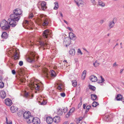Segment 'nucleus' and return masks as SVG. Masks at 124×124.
Returning <instances> with one entry per match:
<instances>
[{
  "mask_svg": "<svg viewBox=\"0 0 124 124\" xmlns=\"http://www.w3.org/2000/svg\"><path fill=\"white\" fill-rule=\"evenodd\" d=\"M22 11L19 8H16L13 11V13L11 14L10 18L8 19L9 24L11 26L14 27L16 25V22H18L20 18Z\"/></svg>",
  "mask_w": 124,
  "mask_h": 124,
  "instance_id": "1",
  "label": "nucleus"
},
{
  "mask_svg": "<svg viewBox=\"0 0 124 124\" xmlns=\"http://www.w3.org/2000/svg\"><path fill=\"white\" fill-rule=\"evenodd\" d=\"M52 34V31L50 30L47 29L45 30L43 32V36L45 38L44 40H40L39 42V44L41 47H45L47 48H49V44L47 41L48 36Z\"/></svg>",
  "mask_w": 124,
  "mask_h": 124,
  "instance_id": "2",
  "label": "nucleus"
},
{
  "mask_svg": "<svg viewBox=\"0 0 124 124\" xmlns=\"http://www.w3.org/2000/svg\"><path fill=\"white\" fill-rule=\"evenodd\" d=\"M69 37L70 38L68 37H67L64 39L63 43L66 47L70 44L71 39L74 40L77 38L75 35L71 32L69 33Z\"/></svg>",
  "mask_w": 124,
  "mask_h": 124,
  "instance_id": "3",
  "label": "nucleus"
},
{
  "mask_svg": "<svg viewBox=\"0 0 124 124\" xmlns=\"http://www.w3.org/2000/svg\"><path fill=\"white\" fill-rule=\"evenodd\" d=\"M8 21H7L5 20H3L0 23V26L2 29L4 30H8L10 28V26Z\"/></svg>",
  "mask_w": 124,
  "mask_h": 124,
  "instance_id": "4",
  "label": "nucleus"
},
{
  "mask_svg": "<svg viewBox=\"0 0 124 124\" xmlns=\"http://www.w3.org/2000/svg\"><path fill=\"white\" fill-rule=\"evenodd\" d=\"M36 53L35 52H30V55L27 58V62L31 63L34 62L37 60L35 59V58L38 59V58L36 56Z\"/></svg>",
  "mask_w": 124,
  "mask_h": 124,
  "instance_id": "5",
  "label": "nucleus"
},
{
  "mask_svg": "<svg viewBox=\"0 0 124 124\" xmlns=\"http://www.w3.org/2000/svg\"><path fill=\"white\" fill-rule=\"evenodd\" d=\"M40 17L41 18L39 20V23L42 24L44 26L48 25L49 23L48 19L42 15H40Z\"/></svg>",
  "mask_w": 124,
  "mask_h": 124,
  "instance_id": "6",
  "label": "nucleus"
},
{
  "mask_svg": "<svg viewBox=\"0 0 124 124\" xmlns=\"http://www.w3.org/2000/svg\"><path fill=\"white\" fill-rule=\"evenodd\" d=\"M14 55L13 56L14 59L15 60H18L19 58V52L18 51L15 50L14 52Z\"/></svg>",
  "mask_w": 124,
  "mask_h": 124,
  "instance_id": "7",
  "label": "nucleus"
},
{
  "mask_svg": "<svg viewBox=\"0 0 124 124\" xmlns=\"http://www.w3.org/2000/svg\"><path fill=\"white\" fill-rule=\"evenodd\" d=\"M4 101L5 104L8 106H11L12 104V101L9 98L6 99Z\"/></svg>",
  "mask_w": 124,
  "mask_h": 124,
  "instance_id": "8",
  "label": "nucleus"
},
{
  "mask_svg": "<svg viewBox=\"0 0 124 124\" xmlns=\"http://www.w3.org/2000/svg\"><path fill=\"white\" fill-rule=\"evenodd\" d=\"M32 122L33 124H39L40 123V120L37 117H33L32 119Z\"/></svg>",
  "mask_w": 124,
  "mask_h": 124,
  "instance_id": "9",
  "label": "nucleus"
},
{
  "mask_svg": "<svg viewBox=\"0 0 124 124\" xmlns=\"http://www.w3.org/2000/svg\"><path fill=\"white\" fill-rule=\"evenodd\" d=\"M31 85L32 87L35 88L36 90H39V89L40 87L37 84H35L34 83H32L31 84Z\"/></svg>",
  "mask_w": 124,
  "mask_h": 124,
  "instance_id": "10",
  "label": "nucleus"
},
{
  "mask_svg": "<svg viewBox=\"0 0 124 124\" xmlns=\"http://www.w3.org/2000/svg\"><path fill=\"white\" fill-rule=\"evenodd\" d=\"M39 3L41 4V8L42 10L44 11L46 9L47 7L46 6V3L45 2L43 1L41 3Z\"/></svg>",
  "mask_w": 124,
  "mask_h": 124,
  "instance_id": "11",
  "label": "nucleus"
},
{
  "mask_svg": "<svg viewBox=\"0 0 124 124\" xmlns=\"http://www.w3.org/2000/svg\"><path fill=\"white\" fill-rule=\"evenodd\" d=\"M30 113L29 112H26V111L24 113L23 115L24 118L26 119L28 118L30 116H31L30 115Z\"/></svg>",
  "mask_w": 124,
  "mask_h": 124,
  "instance_id": "12",
  "label": "nucleus"
},
{
  "mask_svg": "<svg viewBox=\"0 0 124 124\" xmlns=\"http://www.w3.org/2000/svg\"><path fill=\"white\" fill-rule=\"evenodd\" d=\"M53 121L55 123H58L60 122V117L58 116H55L53 119Z\"/></svg>",
  "mask_w": 124,
  "mask_h": 124,
  "instance_id": "13",
  "label": "nucleus"
},
{
  "mask_svg": "<svg viewBox=\"0 0 124 124\" xmlns=\"http://www.w3.org/2000/svg\"><path fill=\"white\" fill-rule=\"evenodd\" d=\"M89 78L90 80L93 82H96L97 80V77L93 75L89 77Z\"/></svg>",
  "mask_w": 124,
  "mask_h": 124,
  "instance_id": "14",
  "label": "nucleus"
},
{
  "mask_svg": "<svg viewBox=\"0 0 124 124\" xmlns=\"http://www.w3.org/2000/svg\"><path fill=\"white\" fill-rule=\"evenodd\" d=\"M46 121L48 124H51L53 121L52 118L50 116L47 117L46 118Z\"/></svg>",
  "mask_w": 124,
  "mask_h": 124,
  "instance_id": "15",
  "label": "nucleus"
},
{
  "mask_svg": "<svg viewBox=\"0 0 124 124\" xmlns=\"http://www.w3.org/2000/svg\"><path fill=\"white\" fill-rule=\"evenodd\" d=\"M24 97L27 98H31L33 97V96L31 94H29L28 93L25 92L24 94Z\"/></svg>",
  "mask_w": 124,
  "mask_h": 124,
  "instance_id": "16",
  "label": "nucleus"
},
{
  "mask_svg": "<svg viewBox=\"0 0 124 124\" xmlns=\"http://www.w3.org/2000/svg\"><path fill=\"white\" fill-rule=\"evenodd\" d=\"M0 95L2 98L4 99L6 97V94L4 91L2 90L0 92Z\"/></svg>",
  "mask_w": 124,
  "mask_h": 124,
  "instance_id": "17",
  "label": "nucleus"
},
{
  "mask_svg": "<svg viewBox=\"0 0 124 124\" xmlns=\"http://www.w3.org/2000/svg\"><path fill=\"white\" fill-rule=\"evenodd\" d=\"M18 108L16 107L12 106L10 108V110L11 112L12 113H15L17 111Z\"/></svg>",
  "mask_w": 124,
  "mask_h": 124,
  "instance_id": "18",
  "label": "nucleus"
},
{
  "mask_svg": "<svg viewBox=\"0 0 124 124\" xmlns=\"http://www.w3.org/2000/svg\"><path fill=\"white\" fill-rule=\"evenodd\" d=\"M33 117L32 116H30L27 119L26 121L28 123H30L31 122H32V119H33Z\"/></svg>",
  "mask_w": 124,
  "mask_h": 124,
  "instance_id": "19",
  "label": "nucleus"
},
{
  "mask_svg": "<svg viewBox=\"0 0 124 124\" xmlns=\"http://www.w3.org/2000/svg\"><path fill=\"white\" fill-rule=\"evenodd\" d=\"M75 1L77 5L78 6L80 5H82L84 3V2L82 0H77V1L75 0Z\"/></svg>",
  "mask_w": 124,
  "mask_h": 124,
  "instance_id": "20",
  "label": "nucleus"
},
{
  "mask_svg": "<svg viewBox=\"0 0 124 124\" xmlns=\"http://www.w3.org/2000/svg\"><path fill=\"white\" fill-rule=\"evenodd\" d=\"M1 37L3 39H6L8 38V35L6 32H3L1 35Z\"/></svg>",
  "mask_w": 124,
  "mask_h": 124,
  "instance_id": "21",
  "label": "nucleus"
},
{
  "mask_svg": "<svg viewBox=\"0 0 124 124\" xmlns=\"http://www.w3.org/2000/svg\"><path fill=\"white\" fill-rule=\"evenodd\" d=\"M114 24L115 23H114L113 21H110L109 22L108 25V27L109 28V29H110L111 28L113 27Z\"/></svg>",
  "mask_w": 124,
  "mask_h": 124,
  "instance_id": "22",
  "label": "nucleus"
},
{
  "mask_svg": "<svg viewBox=\"0 0 124 124\" xmlns=\"http://www.w3.org/2000/svg\"><path fill=\"white\" fill-rule=\"evenodd\" d=\"M75 50L74 49H71L69 51L70 54L72 55H74L75 54Z\"/></svg>",
  "mask_w": 124,
  "mask_h": 124,
  "instance_id": "23",
  "label": "nucleus"
},
{
  "mask_svg": "<svg viewBox=\"0 0 124 124\" xmlns=\"http://www.w3.org/2000/svg\"><path fill=\"white\" fill-rule=\"evenodd\" d=\"M30 23L28 21L25 20L23 21V25L24 27L25 25L26 26L28 25H29L30 24Z\"/></svg>",
  "mask_w": 124,
  "mask_h": 124,
  "instance_id": "24",
  "label": "nucleus"
},
{
  "mask_svg": "<svg viewBox=\"0 0 124 124\" xmlns=\"http://www.w3.org/2000/svg\"><path fill=\"white\" fill-rule=\"evenodd\" d=\"M123 99L122 96L120 94H118L116 97V100L117 101H120L122 100Z\"/></svg>",
  "mask_w": 124,
  "mask_h": 124,
  "instance_id": "25",
  "label": "nucleus"
},
{
  "mask_svg": "<svg viewBox=\"0 0 124 124\" xmlns=\"http://www.w3.org/2000/svg\"><path fill=\"white\" fill-rule=\"evenodd\" d=\"M50 73L51 77H55L56 76L55 72L53 70H51Z\"/></svg>",
  "mask_w": 124,
  "mask_h": 124,
  "instance_id": "26",
  "label": "nucleus"
},
{
  "mask_svg": "<svg viewBox=\"0 0 124 124\" xmlns=\"http://www.w3.org/2000/svg\"><path fill=\"white\" fill-rule=\"evenodd\" d=\"M57 110H58L57 112V114L58 115L60 116L62 115V114L63 112L62 109L59 108Z\"/></svg>",
  "mask_w": 124,
  "mask_h": 124,
  "instance_id": "27",
  "label": "nucleus"
},
{
  "mask_svg": "<svg viewBox=\"0 0 124 124\" xmlns=\"http://www.w3.org/2000/svg\"><path fill=\"white\" fill-rule=\"evenodd\" d=\"M86 71L84 70L83 72L82 75V78L83 79H84L85 77Z\"/></svg>",
  "mask_w": 124,
  "mask_h": 124,
  "instance_id": "28",
  "label": "nucleus"
},
{
  "mask_svg": "<svg viewBox=\"0 0 124 124\" xmlns=\"http://www.w3.org/2000/svg\"><path fill=\"white\" fill-rule=\"evenodd\" d=\"M72 84L73 86L76 87L77 85V82L76 80H73L72 81Z\"/></svg>",
  "mask_w": 124,
  "mask_h": 124,
  "instance_id": "29",
  "label": "nucleus"
},
{
  "mask_svg": "<svg viewBox=\"0 0 124 124\" xmlns=\"http://www.w3.org/2000/svg\"><path fill=\"white\" fill-rule=\"evenodd\" d=\"M91 96L92 99L93 100H96L97 98V95L95 94H91Z\"/></svg>",
  "mask_w": 124,
  "mask_h": 124,
  "instance_id": "30",
  "label": "nucleus"
},
{
  "mask_svg": "<svg viewBox=\"0 0 124 124\" xmlns=\"http://www.w3.org/2000/svg\"><path fill=\"white\" fill-rule=\"evenodd\" d=\"M98 4L100 5L102 7H104L105 6V4L104 3L101 1L99 0L98 1Z\"/></svg>",
  "mask_w": 124,
  "mask_h": 124,
  "instance_id": "31",
  "label": "nucleus"
},
{
  "mask_svg": "<svg viewBox=\"0 0 124 124\" xmlns=\"http://www.w3.org/2000/svg\"><path fill=\"white\" fill-rule=\"evenodd\" d=\"M54 9L55 10L59 8V6L58 3L57 2H55L54 3Z\"/></svg>",
  "mask_w": 124,
  "mask_h": 124,
  "instance_id": "32",
  "label": "nucleus"
},
{
  "mask_svg": "<svg viewBox=\"0 0 124 124\" xmlns=\"http://www.w3.org/2000/svg\"><path fill=\"white\" fill-rule=\"evenodd\" d=\"M89 87L90 89L93 91H94L96 89V88L94 86L91 85H89Z\"/></svg>",
  "mask_w": 124,
  "mask_h": 124,
  "instance_id": "33",
  "label": "nucleus"
},
{
  "mask_svg": "<svg viewBox=\"0 0 124 124\" xmlns=\"http://www.w3.org/2000/svg\"><path fill=\"white\" fill-rule=\"evenodd\" d=\"M98 105H99V104L96 101H94L92 104V106L93 107H96Z\"/></svg>",
  "mask_w": 124,
  "mask_h": 124,
  "instance_id": "34",
  "label": "nucleus"
},
{
  "mask_svg": "<svg viewBox=\"0 0 124 124\" xmlns=\"http://www.w3.org/2000/svg\"><path fill=\"white\" fill-rule=\"evenodd\" d=\"M99 64L100 63H98L97 61H96L95 62L93 63V65L95 67L98 66Z\"/></svg>",
  "mask_w": 124,
  "mask_h": 124,
  "instance_id": "35",
  "label": "nucleus"
},
{
  "mask_svg": "<svg viewBox=\"0 0 124 124\" xmlns=\"http://www.w3.org/2000/svg\"><path fill=\"white\" fill-rule=\"evenodd\" d=\"M4 86V83L2 82H0V88H3Z\"/></svg>",
  "mask_w": 124,
  "mask_h": 124,
  "instance_id": "36",
  "label": "nucleus"
},
{
  "mask_svg": "<svg viewBox=\"0 0 124 124\" xmlns=\"http://www.w3.org/2000/svg\"><path fill=\"white\" fill-rule=\"evenodd\" d=\"M75 108H71L69 111V112H70V113L72 114L75 111Z\"/></svg>",
  "mask_w": 124,
  "mask_h": 124,
  "instance_id": "37",
  "label": "nucleus"
},
{
  "mask_svg": "<svg viewBox=\"0 0 124 124\" xmlns=\"http://www.w3.org/2000/svg\"><path fill=\"white\" fill-rule=\"evenodd\" d=\"M71 114L70 113V112H69V111L68 112L66 115V117L67 118L69 117L70 115Z\"/></svg>",
  "mask_w": 124,
  "mask_h": 124,
  "instance_id": "38",
  "label": "nucleus"
},
{
  "mask_svg": "<svg viewBox=\"0 0 124 124\" xmlns=\"http://www.w3.org/2000/svg\"><path fill=\"white\" fill-rule=\"evenodd\" d=\"M109 117L108 116H105L104 118V119L107 121H108L109 120Z\"/></svg>",
  "mask_w": 124,
  "mask_h": 124,
  "instance_id": "39",
  "label": "nucleus"
},
{
  "mask_svg": "<svg viewBox=\"0 0 124 124\" xmlns=\"http://www.w3.org/2000/svg\"><path fill=\"white\" fill-rule=\"evenodd\" d=\"M33 15L32 13H30L29 16V18L30 19H31L33 17Z\"/></svg>",
  "mask_w": 124,
  "mask_h": 124,
  "instance_id": "40",
  "label": "nucleus"
},
{
  "mask_svg": "<svg viewBox=\"0 0 124 124\" xmlns=\"http://www.w3.org/2000/svg\"><path fill=\"white\" fill-rule=\"evenodd\" d=\"M92 3L94 5L96 4V2L95 0H90Z\"/></svg>",
  "mask_w": 124,
  "mask_h": 124,
  "instance_id": "41",
  "label": "nucleus"
},
{
  "mask_svg": "<svg viewBox=\"0 0 124 124\" xmlns=\"http://www.w3.org/2000/svg\"><path fill=\"white\" fill-rule=\"evenodd\" d=\"M46 104V102L45 101L43 100V101L41 102V105H45Z\"/></svg>",
  "mask_w": 124,
  "mask_h": 124,
  "instance_id": "42",
  "label": "nucleus"
},
{
  "mask_svg": "<svg viewBox=\"0 0 124 124\" xmlns=\"http://www.w3.org/2000/svg\"><path fill=\"white\" fill-rule=\"evenodd\" d=\"M67 108H66L63 109V112L64 113L66 112L67 111Z\"/></svg>",
  "mask_w": 124,
  "mask_h": 124,
  "instance_id": "43",
  "label": "nucleus"
},
{
  "mask_svg": "<svg viewBox=\"0 0 124 124\" xmlns=\"http://www.w3.org/2000/svg\"><path fill=\"white\" fill-rule=\"evenodd\" d=\"M19 64L20 66H22L23 64V62L22 61H20L19 62Z\"/></svg>",
  "mask_w": 124,
  "mask_h": 124,
  "instance_id": "44",
  "label": "nucleus"
},
{
  "mask_svg": "<svg viewBox=\"0 0 124 124\" xmlns=\"http://www.w3.org/2000/svg\"><path fill=\"white\" fill-rule=\"evenodd\" d=\"M60 95L62 97H64L65 96V94L64 93H61Z\"/></svg>",
  "mask_w": 124,
  "mask_h": 124,
  "instance_id": "45",
  "label": "nucleus"
},
{
  "mask_svg": "<svg viewBox=\"0 0 124 124\" xmlns=\"http://www.w3.org/2000/svg\"><path fill=\"white\" fill-rule=\"evenodd\" d=\"M78 53H80L81 55L82 54V53L81 52V50L79 49H78Z\"/></svg>",
  "mask_w": 124,
  "mask_h": 124,
  "instance_id": "46",
  "label": "nucleus"
},
{
  "mask_svg": "<svg viewBox=\"0 0 124 124\" xmlns=\"http://www.w3.org/2000/svg\"><path fill=\"white\" fill-rule=\"evenodd\" d=\"M91 107V106L90 105H88L86 107V109H90Z\"/></svg>",
  "mask_w": 124,
  "mask_h": 124,
  "instance_id": "47",
  "label": "nucleus"
},
{
  "mask_svg": "<svg viewBox=\"0 0 124 124\" xmlns=\"http://www.w3.org/2000/svg\"><path fill=\"white\" fill-rule=\"evenodd\" d=\"M101 82H104L105 81V80H104V78H102V77L101 76Z\"/></svg>",
  "mask_w": 124,
  "mask_h": 124,
  "instance_id": "48",
  "label": "nucleus"
},
{
  "mask_svg": "<svg viewBox=\"0 0 124 124\" xmlns=\"http://www.w3.org/2000/svg\"><path fill=\"white\" fill-rule=\"evenodd\" d=\"M6 123H5V124H9L8 123V119L7 117L6 118Z\"/></svg>",
  "mask_w": 124,
  "mask_h": 124,
  "instance_id": "49",
  "label": "nucleus"
},
{
  "mask_svg": "<svg viewBox=\"0 0 124 124\" xmlns=\"http://www.w3.org/2000/svg\"><path fill=\"white\" fill-rule=\"evenodd\" d=\"M104 22V20H100V23L101 24H102Z\"/></svg>",
  "mask_w": 124,
  "mask_h": 124,
  "instance_id": "50",
  "label": "nucleus"
},
{
  "mask_svg": "<svg viewBox=\"0 0 124 124\" xmlns=\"http://www.w3.org/2000/svg\"><path fill=\"white\" fill-rule=\"evenodd\" d=\"M12 73L13 74H15L16 73L15 71L14 70H12Z\"/></svg>",
  "mask_w": 124,
  "mask_h": 124,
  "instance_id": "51",
  "label": "nucleus"
},
{
  "mask_svg": "<svg viewBox=\"0 0 124 124\" xmlns=\"http://www.w3.org/2000/svg\"><path fill=\"white\" fill-rule=\"evenodd\" d=\"M86 104H84L83 105V108L84 109H85V107L86 106Z\"/></svg>",
  "mask_w": 124,
  "mask_h": 124,
  "instance_id": "52",
  "label": "nucleus"
},
{
  "mask_svg": "<svg viewBox=\"0 0 124 124\" xmlns=\"http://www.w3.org/2000/svg\"><path fill=\"white\" fill-rule=\"evenodd\" d=\"M68 29L70 31H72V29L70 27H68Z\"/></svg>",
  "mask_w": 124,
  "mask_h": 124,
  "instance_id": "53",
  "label": "nucleus"
},
{
  "mask_svg": "<svg viewBox=\"0 0 124 124\" xmlns=\"http://www.w3.org/2000/svg\"><path fill=\"white\" fill-rule=\"evenodd\" d=\"M62 124H69L68 122L65 121Z\"/></svg>",
  "mask_w": 124,
  "mask_h": 124,
  "instance_id": "54",
  "label": "nucleus"
},
{
  "mask_svg": "<svg viewBox=\"0 0 124 124\" xmlns=\"http://www.w3.org/2000/svg\"><path fill=\"white\" fill-rule=\"evenodd\" d=\"M57 88L59 90H61L62 89L61 87L59 85L58 87Z\"/></svg>",
  "mask_w": 124,
  "mask_h": 124,
  "instance_id": "55",
  "label": "nucleus"
},
{
  "mask_svg": "<svg viewBox=\"0 0 124 124\" xmlns=\"http://www.w3.org/2000/svg\"><path fill=\"white\" fill-rule=\"evenodd\" d=\"M3 78L2 76L0 75V81H2V80Z\"/></svg>",
  "mask_w": 124,
  "mask_h": 124,
  "instance_id": "56",
  "label": "nucleus"
},
{
  "mask_svg": "<svg viewBox=\"0 0 124 124\" xmlns=\"http://www.w3.org/2000/svg\"><path fill=\"white\" fill-rule=\"evenodd\" d=\"M116 65L117 66H118V65L117 64H116V63L115 62L113 64V66H116Z\"/></svg>",
  "mask_w": 124,
  "mask_h": 124,
  "instance_id": "57",
  "label": "nucleus"
},
{
  "mask_svg": "<svg viewBox=\"0 0 124 124\" xmlns=\"http://www.w3.org/2000/svg\"><path fill=\"white\" fill-rule=\"evenodd\" d=\"M64 22L65 23H66L68 25V22H67V21H65V20H63Z\"/></svg>",
  "mask_w": 124,
  "mask_h": 124,
  "instance_id": "58",
  "label": "nucleus"
},
{
  "mask_svg": "<svg viewBox=\"0 0 124 124\" xmlns=\"http://www.w3.org/2000/svg\"><path fill=\"white\" fill-rule=\"evenodd\" d=\"M20 81L22 83H23L24 82V80L22 79L20 80Z\"/></svg>",
  "mask_w": 124,
  "mask_h": 124,
  "instance_id": "59",
  "label": "nucleus"
},
{
  "mask_svg": "<svg viewBox=\"0 0 124 124\" xmlns=\"http://www.w3.org/2000/svg\"><path fill=\"white\" fill-rule=\"evenodd\" d=\"M9 124H12V121H9L8 122Z\"/></svg>",
  "mask_w": 124,
  "mask_h": 124,
  "instance_id": "60",
  "label": "nucleus"
},
{
  "mask_svg": "<svg viewBox=\"0 0 124 124\" xmlns=\"http://www.w3.org/2000/svg\"><path fill=\"white\" fill-rule=\"evenodd\" d=\"M124 70V69H121L120 70V73H122Z\"/></svg>",
  "mask_w": 124,
  "mask_h": 124,
  "instance_id": "61",
  "label": "nucleus"
},
{
  "mask_svg": "<svg viewBox=\"0 0 124 124\" xmlns=\"http://www.w3.org/2000/svg\"><path fill=\"white\" fill-rule=\"evenodd\" d=\"M89 109H86L85 111V113H87L89 111Z\"/></svg>",
  "mask_w": 124,
  "mask_h": 124,
  "instance_id": "62",
  "label": "nucleus"
},
{
  "mask_svg": "<svg viewBox=\"0 0 124 124\" xmlns=\"http://www.w3.org/2000/svg\"><path fill=\"white\" fill-rule=\"evenodd\" d=\"M39 67H40V66H39V65H35V67L36 68H39Z\"/></svg>",
  "mask_w": 124,
  "mask_h": 124,
  "instance_id": "63",
  "label": "nucleus"
},
{
  "mask_svg": "<svg viewBox=\"0 0 124 124\" xmlns=\"http://www.w3.org/2000/svg\"><path fill=\"white\" fill-rule=\"evenodd\" d=\"M122 101V102L124 103V97L123 98Z\"/></svg>",
  "mask_w": 124,
  "mask_h": 124,
  "instance_id": "64",
  "label": "nucleus"
}]
</instances>
